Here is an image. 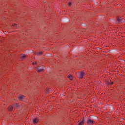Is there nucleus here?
<instances>
[{
  "label": "nucleus",
  "mask_w": 125,
  "mask_h": 125,
  "mask_svg": "<svg viewBox=\"0 0 125 125\" xmlns=\"http://www.w3.org/2000/svg\"><path fill=\"white\" fill-rule=\"evenodd\" d=\"M17 26V24H15V26Z\"/></svg>",
  "instance_id": "f3484780"
},
{
  "label": "nucleus",
  "mask_w": 125,
  "mask_h": 125,
  "mask_svg": "<svg viewBox=\"0 0 125 125\" xmlns=\"http://www.w3.org/2000/svg\"><path fill=\"white\" fill-rule=\"evenodd\" d=\"M125 21L121 17L117 18V21H116V24H120V23H124Z\"/></svg>",
  "instance_id": "f257e3e1"
},
{
  "label": "nucleus",
  "mask_w": 125,
  "mask_h": 125,
  "mask_svg": "<svg viewBox=\"0 0 125 125\" xmlns=\"http://www.w3.org/2000/svg\"><path fill=\"white\" fill-rule=\"evenodd\" d=\"M84 123H85V121L84 120H83L82 121H81L79 123V125H84Z\"/></svg>",
  "instance_id": "423d86ee"
},
{
  "label": "nucleus",
  "mask_w": 125,
  "mask_h": 125,
  "mask_svg": "<svg viewBox=\"0 0 125 125\" xmlns=\"http://www.w3.org/2000/svg\"><path fill=\"white\" fill-rule=\"evenodd\" d=\"M86 123L87 124V125H94V121H93V120L91 119H89L87 120L86 121Z\"/></svg>",
  "instance_id": "7ed1b4c3"
},
{
  "label": "nucleus",
  "mask_w": 125,
  "mask_h": 125,
  "mask_svg": "<svg viewBox=\"0 0 125 125\" xmlns=\"http://www.w3.org/2000/svg\"><path fill=\"white\" fill-rule=\"evenodd\" d=\"M68 79L69 80H73V76L72 75H70L68 76Z\"/></svg>",
  "instance_id": "9b49d317"
},
{
  "label": "nucleus",
  "mask_w": 125,
  "mask_h": 125,
  "mask_svg": "<svg viewBox=\"0 0 125 125\" xmlns=\"http://www.w3.org/2000/svg\"><path fill=\"white\" fill-rule=\"evenodd\" d=\"M21 59H24L26 58V55L21 56Z\"/></svg>",
  "instance_id": "f8f14e48"
},
{
  "label": "nucleus",
  "mask_w": 125,
  "mask_h": 125,
  "mask_svg": "<svg viewBox=\"0 0 125 125\" xmlns=\"http://www.w3.org/2000/svg\"><path fill=\"white\" fill-rule=\"evenodd\" d=\"M45 70V67L43 66H40L38 69L37 71L38 73H41V72H43V71Z\"/></svg>",
  "instance_id": "f03ea898"
},
{
  "label": "nucleus",
  "mask_w": 125,
  "mask_h": 125,
  "mask_svg": "<svg viewBox=\"0 0 125 125\" xmlns=\"http://www.w3.org/2000/svg\"><path fill=\"white\" fill-rule=\"evenodd\" d=\"M34 124H38L39 123V119L38 118H35L33 120Z\"/></svg>",
  "instance_id": "0eeeda50"
},
{
  "label": "nucleus",
  "mask_w": 125,
  "mask_h": 125,
  "mask_svg": "<svg viewBox=\"0 0 125 125\" xmlns=\"http://www.w3.org/2000/svg\"><path fill=\"white\" fill-rule=\"evenodd\" d=\"M71 4H72V3L71 2H69L68 3V6H71Z\"/></svg>",
  "instance_id": "2eb2a0df"
},
{
  "label": "nucleus",
  "mask_w": 125,
  "mask_h": 125,
  "mask_svg": "<svg viewBox=\"0 0 125 125\" xmlns=\"http://www.w3.org/2000/svg\"><path fill=\"white\" fill-rule=\"evenodd\" d=\"M46 91L48 93H50L52 91V90L51 88H47Z\"/></svg>",
  "instance_id": "6e6552de"
},
{
  "label": "nucleus",
  "mask_w": 125,
  "mask_h": 125,
  "mask_svg": "<svg viewBox=\"0 0 125 125\" xmlns=\"http://www.w3.org/2000/svg\"><path fill=\"white\" fill-rule=\"evenodd\" d=\"M24 98H25L24 96L21 95L19 97V100H20V101H22V100H23V99H24Z\"/></svg>",
  "instance_id": "39448f33"
},
{
  "label": "nucleus",
  "mask_w": 125,
  "mask_h": 125,
  "mask_svg": "<svg viewBox=\"0 0 125 125\" xmlns=\"http://www.w3.org/2000/svg\"><path fill=\"white\" fill-rule=\"evenodd\" d=\"M85 75V72L83 71L80 73V79H83V76Z\"/></svg>",
  "instance_id": "20e7f679"
},
{
  "label": "nucleus",
  "mask_w": 125,
  "mask_h": 125,
  "mask_svg": "<svg viewBox=\"0 0 125 125\" xmlns=\"http://www.w3.org/2000/svg\"><path fill=\"white\" fill-rule=\"evenodd\" d=\"M109 84H114V82L109 83Z\"/></svg>",
  "instance_id": "4468645a"
},
{
  "label": "nucleus",
  "mask_w": 125,
  "mask_h": 125,
  "mask_svg": "<svg viewBox=\"0 0 125 125\" xmlns=\"http://www.w3.org/2000/svg\"><path fill=\"white\" fill-rule=\"evenodd\" d=\"M33 65H35V64H37V62H36L35 63L33 62Z\"/></svg>",
  "instance_id": "dca6fc26"
},
{
  "label": "nucleus",
  "mask_w": 125,
  "mask_h": 125,
  "mask_svg": "<svg viewBox=\"0 0 125 125\" xmlns=\"http://www.w3.org/2000/svg\"><path fill=\"white\" fill-rule=\"evenodd\" d=\"M8 110L9 111H13V107H12V106L10 105L8 107Z\"/></svg>",
  "instance_id": "1a4fd4ad"
},
{
  "label": "nucleus",
  "mask_w": 125,
  "mask_h": 125,
  "mask_svg": "<svg viewBox=\"0 0 125 125\" xmlns=\"http://www.w3.org/2000/svg\"><path fill=\"white\" fill-rule=\"evenodd\" d=\"M42 52H40L37 54L38 55H42Z\"/></svg>",
  "instance_id": "ddd939ff"
},
{
  "label": "nucleus",
  "mask_w": 125,
  "mask_h": 125,
  "mask_svg": "<svg viewBox=\"0 0 125 125\" xmlns=\"http://www.w3.org/2000/svg\"><path fill=\"white\" fill-rule=\"evenodd\" d=\"M15 107L17 108V109H19V108H20L19 104H15Z\"/></svg>",
  "instance_id": "9d476101"
}]
</instances>
